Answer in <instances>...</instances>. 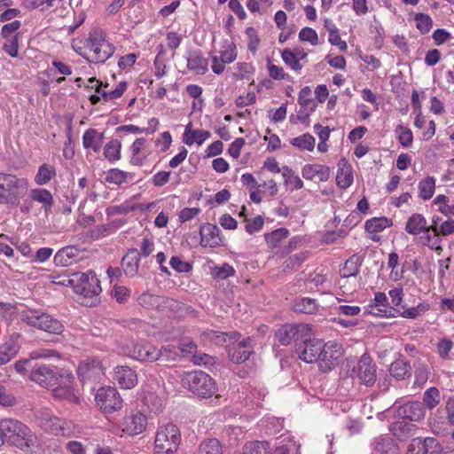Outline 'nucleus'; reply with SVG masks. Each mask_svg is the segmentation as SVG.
Here are the masks:
<instances>
[{"instance_id": "nucleus-1", "label": "nucleus", "mask_w": 454, "mask_h": 454, "mask_svg": "<svg viewBox=\"0 0 454 454\" xmlns=\"http://www.w3.org/2000/svg\"><path fill=\"white\" fill-rule=\"evenodd\" d=\"M0 430L8 445L24 452H28L37 441L35 434L26 424L14 419H2Z\"/></svg>"}, {"instance_id": "nucleus-2", "label": "nucleus", "mask_w": 454, "mask_h": 454, "mask_svg": "<svg viewBox=\"0 0 454 454\" xmlns=\"http://www.w3.org/2000/svg\"><path fill=\"white\" fill-rule=\"evenodd\" d=\"M27 189V178L0 171V204L17 206Z\"/></svg>"}, {"instance_id": "nucleus-3", "label": "nucleus", "mask_w": 454, "mask_h": 454, "mask_svg": "<svg viewBox=\"0 0 454 454\" xmlns=\"http://www.w3.org/2000/svg\"><path fill=\"white\" fill-rule=\"evenodd\" d=\"M89 52L87 59L94 63L106 62L114 52V46L106 40V34L103 30L92 29L87 39Z\"/></svg>"}, {"instance_id": "nucleus-4", "label": "nucleus", "mask_w": 454, "mask_h": 454, "mask_svg": "<svg viewBox=\"0 0 454 454\" xmlns=\"http://www.w3.org/2000/svg\"><path fill=\"white\" fill-rule=\"evenodd\" d=\"M181 442L179 428L168 423L157 430L154 440V454H176Z\"/></svg>"}, {"instance_id": "nucleus-5", "label": "nucleus", "mask_w": 454, "mask_h": 454, "mask_svg": "<svg viewBox=\"0 0 454 454\" xmlns=\"http://www.w3.org/2000/svg\"><path fill=\"white\" fill-rule=\"evenodd\" d=\"M184 382L189 390L199 397L208 398L216 391L215 380L202 371H193L185 374Z\"/></svg>"}, {"instance_id": "nucleus-6", "label": "nucleus", "mask_w": 454, "mask_h": 454, "mask_svg": "<svg viewBox=\"0 0 454 454\" xmlns=\"http://www.w3.org/2000/svg\"><path fill=\"white\" fill-rule=\"evenodd\" d=\"M22 319L28 325L53 334H60L64 331L63 324L51 315L37 310H29L23 314Z\"/></svg>"}, {"instance_id": "nucleus-7", "label": "nucleus", "mask_w": 454, "mask_h": 454, "mask_svg": "<svg viewBox=\"0 0 454 454\" xmlns=\"http://www.w3.org/2000/svg\"><path fill=\"white\" fill-rule=\"evenodd\" d=\"M170 349L171 347L169 346H165L159 349L150 342L142 340L133 343L128 355L131 358L141 362L153 363L160 360L161 356H165L166 352Z\"/></svg>"}, {"instance_id": "nucleus-8", "label": "nucleus", "mask_w": 454, "mask_h": 454, "mask_svg": "<svg viewBox=\"0 0 454 454\" xmlns=\"http://www.w3.org/2000/svg\"><path fill=\"white\" fill-rule=\"evenodd\" d=\"M310 325L306 324H286L281 325L275 333L276 339L283 346L294 342L295 348L301 339L308 338Z\"/></svg>"}, {"instance_id": "nucleus-9", "label": "nucleus", "mask_w": 454, "mask_h": 454, "mask_svg": "<svg viewBox=\"0 0 454 454\" xmlns=\"http://www.w3.org/2000/svg\"><path fill=\"white\" fill-rule=\"evenodd\" d=\"M74 277L75 279L71 281L75 282L74 290L77 294L82 295L84 298H93L101 293L99 280L92 270L76 273Z\"/></svg>"}, {"instance_id": "nucleus-10", "label": "nucleus", "mask_w": 454, "mask_h": 454, "mask_svg": "<svg viewBox=\"0 0 454 454\" xmlns=\"http://www.w3.org/2000/svg\"><path fill=\"white\" fill-rule=\"evenodd\" d=\"M95 400L99 408L106 413H112L121 410L123 403L117 389L110 386L98 388Z\"/></svg>"}, {"instance_id": "nucleus-11", "label": "nucleus", "mask_w": 454, "mask_h": 454, "mask_svg": "<svg viewBox=\"0 0 454 454\" xmlns=\"http://www.w3.org/2000/svg\"><path fill=\"white\" fill-rule=\"evenodd\" d=\"M312 329L309 327L308 338L301 339V341L295 348V352L299 358L306 363H314L319 357V352L323 348V341L321 340L312 338Z\"/></svg>"}, {"instance_id": "nucleus-12", "label": "nucleus", "mask_w": 454, "mask_h": 454, "mask_svg": "<svg viewBox=\"0 0 454 454\" xmlns=\"http://www.w3.org/2000/svg\"><path fill=\"white\" fill-rule=\"evenodd\" d=\"M376 369L377 366L372 359L364 354L361 356L352 372L362 384L372 387L374 385L377 379Z\"/></svg>"}, {"instance_id": "nucleus-13", "label": "nucleus", "mask_w": 454, "mask_h": 454, "mask_svg": "<svg viewBox=\"0 0 454 454\" xmlns=\"http://www.w3.org/2000/svg\"><path fill=\"white\" fill-rule=\"evenodd\" d=\"M58 370L55 366L35 364L30 372V379L40 386L50 388L56 385Z\"/></svg>"}, {"instance_id": "nucleus-14", "label": "nucleus", "mask_w": 454, "mask_h": 454, "mask_svg": "<svg viewBox=\"0 0 454 454\" xmlns=\"http://www.w3.org/2000/svg\"><path fill=\"white\" fill-rule=\"evenodd\" d=\"M318 356L317 362L320 370L327 372L336 364L337 360L341 356L340 347L337 343L323 342V348H321Z\"/></svg>"}, {"instance_id": "nucleus-15", "label": "nucleus", "mask_w": 454, "mask_h": 454, "mask_svg": "<svg viewBox=\"0 0 454 454\" xmlns=\"http://www.w3.org/2000/svg\"><path fill=\"white\" fill-rule=\"evenodd\" d=\"M367 312L380 317H395L394 312H399V309L388 305V299L385 293H375L372 302L368 305Z\"/></svg>"}, {"instance_id": "nucleus-16", "label": "nucleus", "mask_w": 454, "mask_h": 454, "mask_svg": "<svg viewBox=\"0 0 454 454\" xmlns=\"http://www.w3.org/2000/svg\"><path fill=\"white\" fill-rule=\"evenodd\" d=\"M146 424V417L140 412H136L124 417L121 427L122 431L128 435H137L145 429Z\"/></svg>"}, {"instance_id": "nucleus-17", "label": "nucleus", "mask_w": 454, "mask_h": 454, "mask_svg": "<svg viewBox=\"0 0 454 454\" xmlns=\"http://www.w3.org/2000/svg\"><path fill=\"white\" fill-rule=\"evenodd\" d=\"M200 234L202 247H217L223 245L221 231L215 224L205 223L200 227Z\"/></svg>"}, {"instance_id": "nucleus-18", "label": "nucleus", "mask_w": 454, "mask_h": 454, "mask_svg": "<svg viewBox=\"0 0 454 454\" xmlns=\"http://www.w3.org/2000/svg\"><path fill=\"white\" fill-rule=\"evenodd\" d=\"M78 376L81 380H98L103 374L101 363L95 359H86L82 361L78 366Z\"/></svg>"}, {"instance_id": "nucleus-19", "label": "nucleus", "mask_w": 454, "mask_h": 454, "mask_svg": "<svg viewBox=\"0 0 454 454\" xmlns=\"http://www.w3.org/2000/svg\"><path fill=\"white\" fill-rule=\"evenodd\" d=\"M114 380L121 388L130 389L137 384V376L135 371L129 366L120 365L115 367Z\"/></svg>"}, {"instance_id": "nucleus-20", "label": "nucleus", "mask_w": 454, "mask_h": 454, "mask_svg": "<svg viewBox=\"0 0 454 454\" xmlns=\"http://www.w3.org/2000/svg\"><path fill=\"white\" fill-rule=\"evenodd\" d=\"M399 414L411 421H419L424 419L426 411L422 403L412 401L402 405L399 408Z\"/></svg>"}, {"instance_id": "nucleus-21", "label": "nucleus", "mask_w": 454, "mask_h": 454, "mask_svg": "<svg viewBox=\"0 0 454 454\" xmlns=\"http://www.w3.org/2000/svg\"><path fill=\"white\" fill-rule=\"evenodd\" d=\"M372 445V454H399L398 445L387 435L375 438Z\"/></svg>"}, {"instance_id": "nucleus-22", "label": "nucleus", "mask_w": 454, "mask_h": 454, "mask_svg": "<svg viewBox=\"0 0 454 454\" xmlns=\"http://www.w3.org/2000/svg\"><path fill=\"white\" fill-rule=\"evenodd\" d=\"M104 133L98 132L95 129H88L84 131L82 136V145L84 149H91L94 153L100 152L104 143Z\"/></svg>"}, {"instance_id": "nucleus-23", "label": "nucleus", "mask_w": 454, "mask_h": 454, "mask_svg": "<svg viewBox=\"0 0 454 454\" xmlns=\"http://www.w3.org/2000/svg\"><path fill=\"white\" fill-rule=\"evenodd\" d=\"M208 62L200 51H190L187 57V67L197 74H204L207 71Z\"/></svg>"}, {"instance_id": "nucleus-24", "label": "nucleus", "mask_w": 454, "mask_h": 454, "mask_svg": "<svg viewBox=\"0 0 454 454\" xmlns=\"http://www.w3.org/2000/svg\"><path fill=\"white\" fill-rule=\"evenodd\" d=\"M140 255L137 248H129L128 254L122 258V269L127 276L134 277L139 269Z\"/></svg>"}, {"instance_id": "nucleus-25", "label": "nucleus", "mask_w": 454, "mask_h": 454, "mask_svg": "<svg viewBox=\"0 0 454 454\" xmlns=\"http://www.w3.org/2000/svg\"><path fill=\"white\" fill-rule=\"evenodd\" d=\"M338 168L336 184L340 189H347L353 183L352 168L345 159L340 160Z\"/></svg>"}, {"instance_id": "nucleus-26", "label": "nucleus", "mask_w": 454, "mask_h": 454, "mask_svg": "<svg viewBox=\"0 0 454 454\" xmlns=\"http://www.w3.org/2000/svg\"><path fill=\"white\" fill-rule=\"evenodd\" d=\"M405 231L411 235H419L422 231H428L426 217L419 213L412 214L407 219Z\"/></svg>"}, {"instance_id": "nucleus-27", "label": "nucleus", "mask_w": 454, "mask_h": 454, "mask_svg": "<svg viewBox=\"0 0 454 454\" xmlns=\"http://www.w3.org/2000/svg\"><path fill=\"white\" fill-rule=\"evenodd\" d=\"M301 174L307 180H312L317 176L319 181L325 182L330 176V168L321 164H307L302 168Z\"/></svg>"}, {"instance_id": "nucleus-28", "label": "nucleus", "mask_w": 454, "mask_h": 454, "mask_svg": "<svg viewBox=\"0 0 454 454\" xmlns=\"http://www.w3.org/2000/svg\"><path fill=\"white\" fill-rule=\"evenodd\" d=\"M79 249L73 246H68L61 248L57 252L54 256V263L57 266L67 267L76 261L79 255Z\"/></svg>"}, {"instance_id": "nucleus-29", "label": "nucleus", "mask_w": 454, "mask_h": 454, "mask_svg": "<svg viewBox=\"0 0 454 454\" xmlns=\"http://www.w3.org/2000/svg\"><path fill=\"white\" fill-rule=\"evenodd\" d=\"M20 350L17 339L12 335L8 340L0 345V365L10 362Z\"/></svg>"}, {"instance_id": "nucleus-30", "label": "nucleus", "mask_w": 454, "mask_h": 454, "mask_svg": "<svg viewBox=\"0 0 454 454\" xmlns=\"http://www.w3.org/2000/svg\"><path fill=\"white\" fill-rule=\"evenodd\" d=\"M29 196L34 201L42 204V207L45 213L49 212L54 204L52 194L47 189H32L30 191Z\"/></svg>"}, {"instance_id": "nucleus-31", "label": "nucleus", "mask_w": 454, "mask_h": 454, "mask_svg": "<svg viewBox=\"0 0 454 454\" xmlns=\"http://www.w3.org/2000/svg\"><path fill=\"white\" fill-rule=\"evenodd\" d=\"M411 368L409 362L403 359H397L390 364L389 373L395 379L403 380L411 377Z\"/></svg>"}, {"instance_id": "nucleus-32", "label": "nucleus", "mask_w": 454, "mask_h": 454, "mask_svg": "<svg viewBox=\"0 0 454 454\" xmlns=\"http://www.w3.org/2000/svg\"><path fill=\"white\" fill-rule=\"evenodd\" d=\"M362 262L363 260L357 254L351 255L340 270V276L345 278L356 276L360 271Z\"/></svg>"}, {"instance_id": "nucleus-33", "label": "nucleus", "mask_w": 454, "mask_h": 454, "mask_svg": "<svg viewBox=\"0 0 454 454\" xmlns=\"http://www.w3.org/2000/svg\"><path fill=\"white\" fill-rule=\"evenodd\" d=\"M293 308L295 312L313 314L317 310L318 304L315 299L302 297L294 301Z\"/></svg>"}, {"instance_id": "nucleus-34", "label": "nucleus", "mask_w": 454, "mask_h": 454, "mask_svg": "<svg viewBox=\"0 0 454 454\" xmlns=\"http://www.w3.org/2000/svg\"><path fill=\"white\" fill-rule=\"evenodd\" d=\"M146 142V139L144 137L137 138L130 149H131V158L130 163L135 166H142L146 159V155L142 154V150Z\"/></svg>"}, {"instance_id": "nucleus-35", "label": "nucleus", "mask_w": 454, "mask_h": 454, "mask_svg": "<svg viewBox=\"0 0 454 454\" xmlns=\"http://www.w3.org/2000/svg\"><path fill=\"white\" fill-rule=\"evenodd\" d=\"M414 425L403 419L394 422L390 427V431L398 439H404L411 434Z\"/></svg>"}, {"instance_id": "nucleus-36", "label": "nucleus", "mask_w": 454, "mask_h": 454, "mask_svg": "<svg viewBox=\"0 0 454 454\" xmlns=\"http://www.w3.org/2000/svg\"><path fill=\"white\" fill-rule=\"evenodd\" d=\"M56 176L55 168L50 164L43 163L38 168L35 176V182L38 185L47 184Z\"/></svg>"}, {"instance_id": "nucleus-37", "label": "nucleus", "mask_w": 454, "mask_h": 454, "mask_svg": "<svg viewBox=\"0 0 454 454\" xmlns=\"http://www.w3.org/2000/svg\"><path fill=\"white\" fill-rule=\"evenodd\" d=\"M430 306L428 303L421 302L419 305L411 308H405L404 306H401L402 311L399 309V312H394L395 317L397 315L409 319H415L419 315L424 314L426 311L429 309Z\"/></svg>"}, {"instance_id": "nucleus-38", "label": "nucleus", "mask_w": 454, "mask_h": 454, "mask_svg": "<svg viewBox=\"0 0 454 454\" xmlns=\"http://www.w3.org/2000/svg\"><path fill=\"white\" fill-rule=\"evenodd\" d=\"M121 143L118 139H112L104 147V156L110 161L114 162L121 159Z\"/></svg>"}, {"instance_id": "nucleus-39", "label": "nucleus", "mask_w": 454, "mask_h": 454, "mask_svg": "<svg viewBox=\"0 0 454 454\" xmlns=\"http://www.w3.org/2000/svg\"><path fill=\"white\" fill-rule=\"evenodd\" d=\"M441 402L440 391L437 387L427 388L423 394V405L429 410L434 409Z\"/></svg>"}, {"instance_id": "nucleus-40", "label": "nucleus", "mask_w": 454, "mask_h": 454, "mask_svg": "<svg viewBox=\"0 0 454 454\" xmlns=\"http://www.w3.org/2000/svg\"><path fill=\"white\" fill-rule=\"evenodd\" d=\"M419 197L424 200H430L435 190V180L432 176H427L419 183Z\"/></svg>"}, {"instance_id": "nucleus-41", "label": "nucleus", "mask_w": 454, "mask_h": 454, "mask_svg": "<svg viewBox=\"0 0 454 454\" xmlns=\"http://www.w3.org/2000/svg\"><path fill=\"white\" fill-rule=\"evenodd\" d=\"M56 380V385L51 387L50 388L54 389L57 387H73L74 376L71 372L59 368Z\"/></svg>"}, {"instance_id": "nucleus-42", "label": "nucleus", "mask_w": 454, "mask_h": 454, "mask_svg": "<svg viewBox=\"0 0 454 454\" xmlns=\"http://www.w3.org/2000/svg\"><path fill=\"white\" fill-rule=\"evenodd\" d=\"M289 234V231L286 228H279L277 230H274L273 231L270 233H266L264 235L265 241L268 244V246L271 248L277 247L279 243L287 238Z\"/></svg>"}, {"instance_id": "nucleus-43", "label": "nucleus", "mask_w": 454, "mask_h": 454, "mask_svg": "<svg viewBox=\"0 0 454 454\" xmlns=\"http://www.w3.org/2000/svg\"><path fill=\"white\" fill-rule=\"evenodd\" d=\"M228 355L231 360L236 364H241L247 361L250 355V349H245L244 346L232 345L228 350Z\"/></svg>"}, {"instance_id": "nucleus-44", "label": "nucleus", "mask_w": 454, "mask_h": 454, "mask_svg": "<svg viewBox=\"0 0 454 454\" xmlns=\"http://www.w3.org/2000/svg\"><path fill=\"white\" fill-rule=\"evenodd\" d=\"M198 454H223L220 442L215 438L203 441L200 444Z\"/></svg>"}, {"instance_id": "nucleus-45", "label": "nucleus", "mask_w": 454, "mask_h": 454, "mask_svg": "<svg viewBox=\"0 0 454 454\" xmlns=\"http://www.w3.org/2000/svg\"><path fill=\"white\" fill-rule=\"evenodd\" d=\"M290 143L301 150L313 151L315 147V138L309 133L294 137Z\"/></svg>"}, {"instance_id": "nucleus-46", "label": "nucleus", "mask_w": 454, "mask_h": 454, "mask_svg": "<svg viewBox=\"0 0 454 454\" xmlns=\"http://www.w3.org/2000/svg\"><path fill=\"white\" fill-rule=\"evenodd\" d=\"M391 225L392 220L387 217L372 218L366 221L365 229L369 232H380Z\"/></svg>"}, {"instance_id": "nucleus-47", "label": "nucleus", "mask_w": 454, "mask_h": 454, "mask_svg": "<svg viewBox=\"0 0 454 454\" xmlns=\"http://www.w3.org/2000/svg\"><path fill=\"white\" fill-rule=\"evenodd\" d=\"M269 442L255 441L247 442L243 449V454H269Z\"/></svg>"}, {"instance_id": "nucleus-48", "label": "nucleus", "mask_w": 454, "mask_h": 454, "mask_svg": "<svg viewBox=\"0 0 454 454\" xmlns=\"http://www.w3.org/2000/svg\"><path fill=\"white\" fill-rule=\"evenodd\" d=\"M423 236L419 238V242L425 246L430 248L431 250H442L441 243H442V238L439 236H434V233H432V231H422Z\"/></svg>"}, {"instance_id": "nucleus-49", "label": "nucleus", "mask_w": 454, "mask_h": 454, "mask_svg": "<svg viewBox=\"0 0 454 454\" xmlns=\"http://www.w3.org/2000/svg\"><path fill=\"white\" fill-rule=\"evenodd\" d=\"M52 395L59 400H65L70 403H78L79 397L74 394V387H57L52 389Z\"/></svg>"}, {"instance_id": "nucleus-50", "label": "nucleus", "mask_w": 454, "mask_h": 454, "mask_svg": "<svg viewBox=\"0 0 454 454\" xmlns=\"http://www.w3.org/2000/svg\"><path fill=\"white\" fill-rule=\"evenodd\" d=\"M130 176L128 172L122 171L119 168H112L107 171L106 181L110 184L121 185L125 183Z\"/></svg>"}, {"instance_id": "nucleus-51", "label": "nucleus", "mask_w": 454, "mask_h": 454, "mask_svg": "<svg viewBox=\"0 0 454 454\" xmlns=\"http://www.w3.org/2000/svg\"><path fill=\"white\" fill-rule=\"evenodd\" d=\"M416 27L422 35L427 34L433 27L432 18L425 13H417L414 17Z\"/></svg>"}, {"instance_id": "nucleus-52", "label": "nucleus", "mask_w": 454, "mask_h": 454, "mask_svg": "<svg viewBox=\"0 0 454 454\" xmlns=\"http://www.w3.org/2000/svg\"><path fill=\"white\" fill-rule=\"evenodd\" d=\"M47 424L49 425V428H43L45 432L53 434H65V425L67 422L64 419L52 415Z\"/></svg>"}, {"instance_id": "nucleus-53", "label": "nucleus", "mask_w": 454, "mask_h": 454, "mask_svg": "<svg viewBox=\"0 0 454 454\" xmlns=\"http://www.w3.org/2000/svg\"><path fill=\"white\" fill-rule=\"evenodd\" d=\"M307 252H301L289 256L283 264L284 270H291L300 267L307 259Z\"/></svg>"}, {"instance_id": "nucleus-54", "label": "nucleus", "mask_w": 454, "mask_h": 454, "mask_svg": "<svg viewBox=\"0 0 454 454\" xmlns=\"http://www.w3.org/2000/svg\"><path fill=\"white\" fill-rule=\"evenodd\" d=\"M210 136L211 133L208 130L196 129L189 137H184L183 140L187 145H192L194 143H197L198 145H201Z\"/></svg>"}, {"instance_id": "nucleus-55", "label": "nucleus", "mask_w": 454, "mask_h": 454, "mask_svg": "<svg viewBox=\"0 0 454 454\" xmlns=\"http://www.w3.org/2000/svg\"><path fill=\"white\" fill-rule=\"evenodd\" d=\"M281 56L285 64L290 67L294 71L299 72L302 69V65L295 58L294 52L292 51V50L287 48L283 50Z\"/></svg>"}, {"instance_id": "nucleus-56", "label": "nucleus", "mask_w": 454, "mask_h": 454, "mask_svg": "<svg viewBox=\"0 0 454 454\" xmlns=\"http://www.w3.org/2000/svg\"><path fill=\"white\" fill-rule=\"evenodd\" d=\"M422 443L425 446V454H441L442 452V446L434 437L422 438Z\"/></svg>"}, {"instance_id": "nucleus-57", "label": "nucleus", "mask_w": 454, "mask_h": 454, "mask_svg": "<svg viewBox=\"0 0 454 454\" xmlns=\"http://www.w3.org/2000/svg\"><path fill=\"white\" fill-rule=\"evenodd\" d=\"M52 415L53 413L48 408H40L35 411V421L43 430V428H49L47 423Z\"/></svg>"}, {"instance_id": "nucleus-58", "label": "nucleus", "mask_w": 454, "mask_h": 454, "mask_svg": "<svg viewBox=\"0 0 454 454\" xmlns=\"http://www.w3.org/2000/svg\"><path fill=\"white\" fill-rule=\"evenodd\" d=\"M3 50L12 58L18 57L19 34H15L13 36L7 38L3 45Z\"/></svg>"}, {"instance_id": "nucleus-59", "label": "nucleus", "mask_w": 454, "mask_h": 454, "mask_svg": "<svg viewBox=\"0 0 454 454\" xmlns=\"http://www.w3.org/2000/svg\"><path fill=\"white\" fill-rule=\"evenodd\" d=\"M433 233L434 236L446 237L454 233V220L449 218L440 223L439 228H433Z\"/></svg>"}, {"instance_id": "nucleus-60", "label": "nucleus", "mask_w": 454, "mask_h": 454, "mask_svg": "<svg viewBox=\"0 0 454 454\" xmlns=\"http://www.w3.org/2000/svg\"><path fill=\"white\" fill-rule=\"evenodd\" d=\"M310 96L311 90L309 86H306L300 90L298 102L303 107H309V106L313 104V106H310V112H313L316 107V105L314 104V100Z\"/></svg>"}, {"instance_id": "nucleus-61", "label": "nucleus", "mask_w": 454, "mask_h": 454, "mask_svg": "<svg viewBox=\"0 0 454 454\" xmlns=\"http://www.w3.org/2000/svg\"><path fill=\"white\" fill-rule=\"evenodd\" d=\"M127 86L128 84L126 82H119L114 90L109 91H103V99L105 101H111L120 98L127 90Z\"/></svg>"}, {"instance_id": "nucleus-62", "label": "nucleus", "mask_w": 454, "mask_h": 454, "mask_svg": "<svg viewBox=\"0 0 454 454\" xmlns=\"http://www.w3.org/2000/svg\"><path fill=\"white\" fill-rule=\"evenodd\" d=\"M235 272L236 271L232 266L228 263H223L220 267H215L212 274L215 278L225 279L229 277L234 276Z\"/></svg>"}, {"instance_id": "nucleus-63", "label": "nucleus", "mask_w": 454, "mask_h": 454, "mask_svg": "<svg viewBox=\"0 0 454 454\" xmlns=\"http://www.w3.org/2000/svg\"><path fill=\"white\" fill-rule=\"evenodd\" d=\"M299 39L303 42H309L312 45H317L318 43V36L316 32L311 27H303L299 33Z\"/></svg>"}, {"instance_id": "nucleus-64", "label": "nucleus", "mask_w": 454, "mask_h": 454, "mask_svg": "<svg viewBox=\"0 0 454 454\" xmlns=\"http://www.w3.org/2000/svg\"><path fill=\"white\" fill-rule=\"evenodd\" d=\"M397 131L399 132L400 144L404 147L411 146L413 141L411 130L406 127H403V125H399L397 127Z\"/></svg>"}]
</instances>
